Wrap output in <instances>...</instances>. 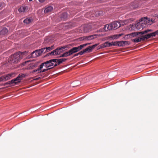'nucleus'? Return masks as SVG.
I'll return each instance as SVG.
<instances>
[{
    "label": "nucleus",
    "mask_w": 158,
    "mask_h": 158,
    "mask_svg": "<svg viewBox=\"0 0 158 158\" xmlns=\"http://www.w3.org/2000/svg\"><path fill=\"white\" fill-rule=\"evenodd\" d=\"M110 44H109V42H106L103 43V44L99 45L98 47V49L102 48L105 47H110Z\"/></svg>",
    "instance_id": "11"
},
{
    "label": "nucleus",
    "mask_w": 158,
    "mask_h": 158,
    "mask_svg": "<svg viewBox=\"0 0 158 158\" xmlns=\"http://www.w3.org/2000/svg\"><path fill=\"white\" fill-rule=\"evenodd\" d=\"M46 49V52H48L50 50H52L53 48V46H52L51 47H45Z\"/></svg>",
    "instance_id": "26"
},
{
    "label": "nucleus",
    "mask_w": 158,
    "mask_h": 158,
    "mask_svg": "<svg viewBox=\"0 0 158 158\" xmlns=\"http://www.w3.org/2000/svg\"><path fill=\"white\" fill-rule=\"evenodd\" d=\"M135 24H133L132 25H130V29L131 30H136V29L135 28Z\"/></svg>",
    "instance_id": "28"
},
{
    "label": "nucleus",
    "mask_w": 158,
    "mask_h": 158,
    "mask_svg": "<svg viewBox=\"0 0 158 158\" xmlns=\"http://www.w3.org/2000/svg\"><path fill=\"white\" fill-rule=\"evenodd\" d=\"M39 68H40V66L38 68V69H37L34 70L33 71V72H37V71H38V72H39L40 71V70L41 69H39Z\"/></svg>",
    "instance_id": "40"
},
{
    "label": "nucleus",
    "mask_w": 158,
    "mask_h": 158,
    "mask_svg": "<svg viewBox=\"0 0 158 158\" xmlns=\"http://www.w3.org/2000/svg\"><path fill=\"white\" fill-rule=\"evenodd\" d=\"M85 50H83L81 51V52H79L78 53V54L79 55H83L84 53H85Z\"/></svg>",
    "instance_id": "37"
},
{
    "label": "nucleus",
    "mask_w": 158,
    "mask_h": 158,
    "mask_svg": "<svg viewBox=\"0 0 158 158\" xmlns=\"http://www.w3.org/2000/svg\"><path fill=\"white\" fill-rule=\"evenodd\" d=\"M40 51H41V52L42 53H45L47 52L46 51V49L45 47L41 48V49H40Z\"/></svg>",
    "instance_id": "30"
},
{
    "label": "nucleus",
    "mask_w": 158,
    "mask_h": 158,
    "mask_svg": "<svg viewBox=\"0 0 158 158\" xmlns=\"http://www.w3.org/2000/svg\"><path fill=\"white\" fill-rule=\"evenodd\" d=\"M120 26L121 24L120 23L118 22H114L109 24L106 25L103 28V29L105 31H106L108 30L116 29Z\"/></svg>",
    "instance_id": "4"
},
{
    "label": "nucleus",
    "mask_w": 158,
    "mask_h": 158,
    "mask_svg": "<svg viewBox=\"0 0 158 158\" xmlns=\"http://www.w3.org/2000/svg\"><path fill=\"white\" fill-rule=\"evenodd\" d=\"M42 54L40 49L37 50L31 53V56L33 58L36 57L40 56Z\"/></svg>",
    "instance_id": "7"
},
{
    "label": "nucleus",
    "mask_w": 158,
    "mask_h": 158,
    "mask_svg": "<svg viewBox=\"0 0 158 158\" xmlns=\"http://www.w3.org/2000/svg\"><path fill=\"white\" fill-rule=\"evenodd\" d=\"M102 14V12L101 11H99L96 12V15L97 16H98Z\"/></svg>",
    "instance_id": "34"
},
{
    "label": "nucleus",
    "mask_w": 158,
    "mask_h": 158,
    "mask_svg": "<svg viewBox=\"0 0 158 158\" xmlns=\"http://www.w3.org/2000/svg\"><path fill=\"white\" fill-rule=\"evenodd\" d=\"M14 74H15L14 73H11L10 74H7L5 76H4L5 81H6L13 77L14 76Z\"/></svg>",
    "instance_id": "13"
},
{
    "label": "nucleus",
    "mask_w": 158,
    "mask_h": 158,
    "mask_svg": "<svg viewBox=\"0 0 158 158\" xmlns=\"http://www.w3.org/2000/svg\"><path fill=\"white\" fill-rule=\"evenodd\" d=\"M97 35H93L88 36H83L81 38V40L85 41L90 40L96 38Z\"/></svg>",
    "instance_id": "5"
},
{
    "label": "nucleus",
    "mask_w": 158,
    "mask_h": 158,
    "mask_svg": "<svg viewBox=\"0 0 158 158\" xmlns=\"http://www.w3.org/2000/svg\"><path fill=\"white\" fill-rule=\"evenodd\" d=\"M143 19L145 21L146 24H147L148 26L152 24L153 23L152 20H150L148 19L145 17L143 18Z\"/></svg>",
    "instance_id": "17"
},
{
    "label": "nucleus",
    "mask_w": 158,
    "mask_h": 158,
    "mask_svg": "<svg viewBox=\"0 0 158 158\" xmlns=\"http://www.w3.org/2000/svg\"><path fill=\"white\" fill-rule=\"evenodd\" d=\"M69 56H70L68 51L65 52L63 54L61 55L60 57H65Z\"/></svg>",
    "instance_id": "23"
},
{
    "label": "nucleus",
    "mask_w": 158,
    "mask_h": 158,
    "mask_svg": "<svg viewBox=\"0 0 158 158\" xmlns=\"http://www.w3.org/2000/svg\"><path fill=\"white\" fill-rule=\"evenodd\" d=\"M72 49L75 53L81 50L80 46L77 47H73Z\"/></svg>",
    "instance_id": "22"
},
{
    "label": "nucleus",
    "mask_w": 158,
    "mask_h": 158,
    "mask_svg": "<svg viewBox=\"0 0 158 158\" xmlns=\"http://www.w3.org/2000/svg\"><path fill=\"white\" fill-rule=\"evenodd\" d=\"M39 2L40 3H43L44 2L45 0H38Z\"/></svg>",
    "instance_id": "42"
},
{
    "label": "nucleus",
    "mask_w": 158,
    "mask_h": 158,
    "mask_svg": "<svg viewBox=\"0 0 158 158\" xmlns=\"http://www.w3.org/2000/svg\"><path fill=\"white\" fill-rule=\"evenodd\" d=\"M129 20H124L123 21V25H125V24H127V23H128L129 22Z\"/></svg>",
    "instance_id": "33"
},
{
    "label": "nucleus",
    "mask_w": 158,
    "mask_h": 158,
    "mask_svg": "<svg viewBox=\"0 0 158 158\" xmlns=\"http://www.w3.org/2000/svg\"><path fill=\"white\" fill-rule=\"evenodd\" d=\"M53 9V7L52 6H49L47 7L44 10V12L45 13H48L49 12Z\"/></svg>",
    "instance_id": "19"
},
{
    "label": "nucleus",
    "mask_w": 158,
    "mask_h": 158,
    "mask_svg": "<svg viewBox=\"0 0 158 158\" xmlns=\"http://www.w3.org/2000/svg\"><path fill=\"white\" fill-rule=\"evenodd\" d=\"M20 76H18L16 78L9 81V83H11L12 84H16L18 82H20L21 80V79H20Z\"/></svg>",
    "instance_id": "9"
},
{
    "label": "nucleus",
    "mask_w": 158,
    "mask_h": 158,
    "mask_svg": "<svg viewBox=\"0 0 158 158\" xmlns=\"http://www.w3.org/2000/svg\"><path fill=\"white\" fill-rule=\"evenodd\" d=\"M47 69H44L42 71L40 70L39 72H38V73H41L44 72H45L50 69H51V68H46Z\"/></svg>",
    "instance_id": "32"
},
{
    "label": "nucleus",
    "mask_w": 158,
    "mask_h": 158,
    "mask_svg": "<svg viewBox=\"0 0 158 158\" xmlns=\"http://www.w3.org/2000/svg\"><path fill=\"white\" fill-rule=\"evenodd\" d=\"M88 44H90V43H88Z\"/></svg>",
    "instance_id": "47"
},
{
    "label": "nucleus",
    "mask_w": 158,
    "mask_h": 158,
    "mask_svg": "<svg viewBox=\"0 0 158 158\" xmlns=\"http://www.w3.org/2000/svg\"><path fill=\"white\" fill-rule=\"evenodd\" d=\"M117 46H118L119 47L121 46H124L126 45H128L129 43L128 42L126 41H117Z\"/></svg>",
    "instance_id": "8"
},
{
    "label": "nucleus",
    "mask_w": 158,
    "mask_h": 158,
    "mask_svg": "<svg viewBox=\"0 0 158 158\" xmlns=\"http://www.w3.org/2000/svg\"><path fill=\"white\" fill-rule=\"evenodd\" d=\"M32 0H29V1L30 2H31V1H32Z\"/></svg>",
    "instance_id": "46"
},
{
    "label": "nucleus",
    "mask_w": 158,
    "mask_h": 158,
    "mask_svg": "<svg viewBox=\"0 0 158 158\" xmlns=\"http://www.w3.org/2000/svg\"><path fill=\"white\" fill-rule=\"evenodd\" d=\"M117 41L116 42H112L111 43H109V44H110V47L113 46H117Z\"/></svg>",
    "instance_id": "27"
},
{
    "label": "nucleus",
    "mask_w": 158,
    "mask_h": 158,
    "mask_svg": "<svg viewBox=\"0 0 158 158\" xmlns=\"http://www.w3.org/2000/svg\"><path fill=\"white\" fill-rule=\"evenodd\" d=\"M6 85H7V84H10V85H11V83H9V81L6 83H5Z\"/></svg>",
    "instance_id": "44"
},
{
    "label": "nucleus",
    "mask_w": 158,
    "mask_h": 158,
    "mask_svg": "<svg viewBox=\"0 0 158 158\" xmlns=\"http://www.w3.org/2000/svg\"><path fill=\"white\" fill-rule=\"evenodd\" d=\"M121 35V34L114 35H111L110 36L109 38L112 40L117 39Z\"/></svg>",
    "instance_id": "18"
},
{
    "label": "nucleus",
    "mask_w": 158,
    "mask_h": 158,
    "mask_svg": "<svg viewBox=\"0 0 158 158\" xmlns=\"http://www.w3.org/2000/svg\"><path fill=\"white\" fill-rule=\"evenodd\" d=\"M8 30L6 28H3L0 31V35H4L7 33Z\"/></svg>",
    "instance_id": "20"
},
{
    "label": "nucleus",
    "mask_w": 158,
    "mask_h": 158,
    "mask_svg": "<svg viewBox=\"0 0 158 158\" xmlns=\"http://www.w3.org/2000/svg\"><path fill=\"white\" fill-rule=\"evenodd\" d=\"M84 50L85 52H89L91 50V49L89 46Z\"/></svg>",
    "instance_id": "29"
},
{
    "label": "nucleus",
    "mask_w": 158,
    "mask_h": 158,
    "mask_svg": "<svg viewBox=\"0 0 158 158\" xmlns=\"http://www.w3.org/2000/svg\"><path fill=\"white\" fill-rule=\"evenodd\" d=\"M79 55V54H78V53H77V54H75L73 56H74V57H75V56H78Z\"/></svg>",
    "instance_id": "43"
},
{
    "label": "nucleus",
    "mask_w": 158,
    "mask_h": 158,
    "mask_svg": "<svg viewBox=\"0 0 158 158\" xmlns=\"http://www.w3.org/2000/svg\"><path fill=\"white\" fill-rule=\"evenodd\" d=\"M81 29H82L84 33L89 32L92 30V27L91 25H85L81 27Z\"/></svg>",
    "instance_id": "6"
},
{
    "label": "nucleus",
    "mask_w": 158,
    "mask_h": 158,
    "mask_svg": "<svg viewBox=\"0 0 158 158\" xmlns=\"http://www.w3.org/2000/svg\"><path fill=\"white\" fill-rule=\"evenodd\" d=\"M155 32L156 35H158V30L155 31Z\"/></svg>",
    "instance_id": "45"
},
{
    "label": "nucleus",
    "mask_w": 158,
    "mask_h": 158,
    "mask_svg": "<svg viewBox=\"0 0 158 158\" xmlns=\"http://www.w3.org/2000/svg\"><path fill=\"white\" fill-rule=\"evenodd\" d=\"M28 8L27 6H22L18 10L19 12H24L28 10Z\"/></svg>",
    "instance_id": "12"
},
{
    "label": "nucleus",
    "mask_w": 158,
    "mask_h": 158,
    "mask_svg": "<svg viewBox=\"0 0 158 158\" xmlns=\"http://www.w3.org/2000/svg\"><path fill=\"white\" fill-rule=\"evenodd\" d=\"M135 26L136 30H141L143 29L140 21L135 24Z\"/></svg>",
    "instance_id": "16"
},
{
    "label": "nucleus",
    "mask_w": 158,
    "mask_h": 158,
    "mask_svg": "<svg viewBox=\"0 0 158 158\" xmlns=\"http://www.w3.org/2000/svg\"><path fill=\"white\" fill-rule=\"evenodd\" d=\"M56 60V59H53L43 63L40 65L39 69H41L44 66L46 68H51V69L57 66V65H55V64L57 63Z\"/></svg>",
    "instance_id": "2"
},
{
    "label": "nucleus",
    "mask_w": 158,
    "mask_h": 158,
    "mask_svg": "<svg viewBox=\"0 0 158 158\" xmlns=\"http://www.w3.org/2000/svg\"><path fill=\"white\" fill-rule=\"evenodd\" d=\"M19 76H20V79H21V80L22 79L23 77H24L26 76V74H22V75H20L19 74Z\"/></svg>",
    "instance_id": "38"
},
{
    "label": "nucleus",
    "mask_w": 158,
    "mask_h": 158,
    "mask_svg": "<svg viewBox=\"0 0 158 158\" xmlns=\"http://www.w3.org/2000/svg\"><path fill=\"white\" fill-rule=\"evenodd\" d=\"M68 17V15L66 13H63L61 15V18L64 20L66 19Z\"/></svg>",
    "instance_id": "21"
},
{
    "label": "nucleus",
    "mask_w": 158,
    "mask_h": 158,
    "mask_svg": "<svg viewBox=\"0 0 158 158\" xmlns=\"http://www.w3.org/2000/svg\"><path fill=\"white\" fill-rule=\"evenodd\" d=\"M88 45V43H87V44H85L80 45V47L81 49L84 48V47L85 46Z\"/></svg>",
    "instance_id": "35"
},
{
    "label": "nucleus",
    "mask_w": 158,
    "mask_h": 158,
    "mask_svg": "<svg viewBox=\"0 0 158 158\" xmlns=\"http://www.w3.org/2000/svg\"><path fill=\"white\" fill-rule=\"evenodd\" d=\"M56 51L55 49V50L49 53V55H57Z\"/></svg>",
    "instance_id": "25"
},
{
    "label": "nucleus",
    "mask_w": 158,
    "mask_h": 158,
    "mask_svg": "<svg viewBox=\"0 0 158 158\" xmlns=\"http://www.w3.org/2000/svg\"><path fill=\"white\" fill-rule=\"evenodd\" d=\"M68 52L69 53V55L70 56L73 53H75L72 48L70 50H69L68 51Z\"/></svg>",
    "instance_id": "31"
},
{
    "label": "nucleus",
    "mask_w": 158,
    "mask_h": 158,
    "mask_svg": "<svg viewBox=\"0 0 158 158\" xmlns=\"http://www.w3.org/2000/svg\"><path fill=\"white\" fill-rule=\"evenodd\" d=\"M3 4L2 3H0V10H1L2 8V4Z\"/></svg>",
    "instance_id": "41"
},
{
    "label": "nucleus",
    "mask_w": 158,
    "mask_h": 158,
    "mask_svg": "<svg viewBox=\"0 0 158 158\" xmlns=\"http://www.w3.org/2000/svg\"><path fill=\"white\" fill-rule=\"evenodd\" d=\"M66 48L65 47H61L60 48H56V51L57 55L60 54L61 53H62L64 51V49Z\"/></svg>",
    "instance_id": "10"
},
{
    "label": "nucleus",
    "mask_w": 158,
    "mask_h": 158,
    "mask_svg": "<svg viewBox=\"0 0 158 158\" xmlns=\"http://www.w3.org/2000/svg\"><path fill=\"white\" fill-rule=\"evenodd\" d=\"M67 60V59L66 58H62L60 59H56V64H55V65H58L63 62Z\"/></svg>",
    "instance_id": "14"
},
{
    "label": "nucleus",
    "mask_w": 158,
    "mask_h": 158,
    "mask_svg": "<svg viewBox=\"0 0 158 158\" xmlns=\"http://www.w3.org/2000/svg\"><path fill=\"white\" fill-rule=\"evenodd\" d=\"M5 81L4 80V76H3L0 77V82Z\"/></svg>",
    "instance_id": "39"
},
{
    "label": "nucleus",
    "mask_w": 158,
    "mask_h": 158,
    "mask_svg": "<svg viewBox=\"0 0 158 158\" xmlns=\"http://www.w3.org/2000/svg\"><path fill=\"white\" fill-rule=\"evenodd\" d=\"M31 19L30 18H27L24 20L23 22L25 23L29 24L31 22Z\"/></svg>",
    "instance_id": "24"
},
{
    "label": "nucleus",
    "mask_w": 158,
    "mask_h": 158,
    "mask_svg": "<svg viewBox=\"0 0 158 158\" xmlns=\"http://www.w3.org/2000/svg\"><path fill=\"white\" fill-rule=\"evenodd\" d=\"M98 44H96L94 45H93L92 46H89L90 47V48H91V50H92L93 49H94L95 47L96 46H97Z\"/></svg>",
    "instance_id": "36"
},
{
    "label": "nucleus",
    "mask_w": 158,
    "mask_h": 158,
    "mask_svg": "<svg viewBox=\"0 0 158 158\" xmlns=\"http://www.w3.org/2000/svg\"><path fill=\"white\" fill-rule=\"evenodd\" d=\"M152 31V30L147 29L139 32L132 33L129 34L128 35L131 37H136V38L132 40V41L135 43H138L142 41L145 40L151 37H155L156 35L155 32L147 34L148 32Z\"/></svg>",
    "instance_id": "1"
},
{
    "label": "nucleus",
    "mask_w": 158,
    "mask_h": 158,
    "mask_svg": "<svg viewBox=\"0 0 158 158\" xmlns=\"http://www.w3.org/2000/svg\"><path fill=\"white\" fill-rule=\"evenodd\" d=\"M139 21L140 22L143 28L148 27V25L146 24L145 21L144 20L143 18H141V19L139 20Z\"/></svg>",
    "instance_id": "15"
},
{
    "label": "nucleus",
    "mask_w": 158,
    "mask_h": 158,
    "mask_svg": "<svg viewBox=\"0 0 158 158\" xmlns=\"http://www.w3.org/2000/svg\"><path fill=\"white\" fill-rule=\"evenodd\" d=\"M26 53V52H19L12 55L10 58V61L11 63H17L22 57V55H24Z\"/></svg>",
    "instance_id": "3"
}]
</instances>
